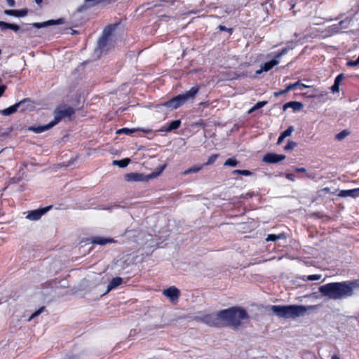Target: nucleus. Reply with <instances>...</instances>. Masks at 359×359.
Returning <instances> with one entry per match:
<instances>
[{"mask_svg": "<svg viewBox=\"0 0 359 359\" xmlns=\"http://www.w3.org/2000/svg\"><path fill=\"white\" fill-rule=\"evenodd\" d=\"M359 287V280L329 283L320 286V294L330 299L341 300L353 295Z\"/></svg>", "mask_w": 359, "mask_h": 359, "instance_id": "f257e3e1", "label": "nucleus"}, {"mask_svg": "<svg viewBox=\"0 0 359 359\" xmlns=\"http://www.w3.org/2000/svg\"><path fill=\"white\" fill-rule=\"evenodd\" d=\"M74 114L75 109L73 107L68 106L67 104H60L53 111L54 119L52 121H50L48 124L43 126H29L28 127L27 130L35 133H41L43 132L48 130L49 129L57 125L62 119H65L66 118L71 119L72 116L74 115Z\"/></svg>", "mask_w": 359, "mask_h": 359, "instance_id": "f03ea898", "label": "nucleus"}, {"mask_svg": "<svg viewBox=\"0 0 359 359\" xmlns=\"http://www.w3.org/2000/svg\"><path fill=\"white\" fill-rule=\"evenodd\" d=\"M222 321L226 322L233 329H238L243 320H248L249 315L241 307L233 306L219 311Z\"/></svg>", "mask_w": 359, "mask_h": 359, "instance_id": "7ed1b4c3", "label": "nucleus"}, {"mask_svg": "<svg viewBox=\"0 0 359 359\" xmlns=\"http://www.w3.org/2000/svg\"><path fill=\"white\" fill-rule=\"evenodd\" d=\"M312 306L304 305H271L269 311L273 312L276 316L283 318H295L304 316L308 309Z\"/></svg>", "mask_w": 359, "mask_h": 359, "instance_id": "20e7f679", "label": "nucleus"}, {"mask_svg": "<svg viewBox=\"0 0 359 359\" xmlns=\"http://www.w3.org/2000/svg\"><path fill=\"white\" fill-rule=\"evenodd\" d=\"M199 86H196L192 87L189 90L186 91L184 93L180 94L170 100L165 102L163 106L172 108L177 109L180 106L183 105L187 102L193 101L195 99L196 95L199 91Z\"/></svg>", "mask_w": 359, "mask_h": 359, "instance_id": "39448f33", "label": "nucleus"}, {"mask_svg": "<svg viewBox=\"0 0 359 359\" xmlns=\"http://www.w3.org/2000/svg\"><path fill=\"white\" fill-rule=\"evenodd\" d=\"M116 28L115 25H109L107 26L102 32L101 37L97 41V46L95 52H99L100 54L106 50V48L109 41L110 37Z\"/></svg>", "mask_w": 359, "mask_h": 359, "instance_id": "423d86ee", "label": "nucleus"}, {"mask_svg": "<svg viewBox=\"0 0 359 359\" xmlns=\"http://www.w3.org/2000/svg\"><path fill=\"white\" fill-rule=\"evenodd\" d=\"M195 319L211 327H220L222 322L219 311L215 313L196 316Z\"/></svg>", "mask_w": 359, "mask_h": 359, "instance_id": "0eeeda50", "label": "nucleus"}, {"mask_svg": "<svg viewBox=\"0 0 359 359\" xmlns=\"http://www.w3.org/2000/svg\"><path fill=\"white\" fill-rule=\"evenodd\" d=\"M162 170L163 168H161L158 171L153 172L147 175L142 173L130 172L125 175V179L128 182H145L156 178L161 173Z\"/></svg>", "mask_w": 359, "mask_h": 359, "instance_id": "6e6552de", "label": "nucleus"}, {"mask_svg": "<svg viewBox=\"0 0 359 359\" xmlns=\"http://www.w3.org/2000/svg\"><path fill=\"white\" fill-rule=\"evenodd\" d=\"M29 102L30 100L29 99H24L6 109L0 110V114L4 116H10L11 114L17 111L18 109H20V111H23L26 109V108L24 107L25 104Z\"/></svg>", "mask_w": 359, "mask_h": 359, "instance_id": "1a4fd4ad", "label": "nucleus"}, {"mask_svg": "<svg viewBox=\"0 0 359 359\" xmlns=\"http://www.w3.org/2000/svg\"><path fill=\"white\" fill-rule=\"evenodd\" d=\"M285 158H286V156L283 154H277L275 153H267L266 154H265L264 156V157L262 158V161L267 163L274 164V163H279L280 161L285 159Z\"/></svg>", "mask_w": 359, "mask_h": 359, "instance_id": "9d476101", "label": "nucleus"}, {"mask_svg": "<svg viewBox=\"0 0 359 359\" xmlns=\"http://www.w3.org/2000/svg\"><path fill=\"white\" fill-rule=\"evenodd\" d=\"M51 208V206H47L38 210L30 211L27 215L26 218L32 221L39 219L43 215L48 212Z\"/></svg>", "mask_w": 359, "mask_h": 359, "instance_id": "9b49d317", "label": "nucleus"}, {"mask_svg": "<svg viewBox=\"0 0 359 359\" xmlns=\"http://www.w3.org/2000/svg\"><path fill=\"white\" fill-rule=\"evenodd\" d=\"M65 22L64 18H59L57 20H49L43 22H34L32 24V26L36 29H41L50 25H62Z\"/></svg>", "mask_w": 359, "mask_h": 359, "instance_id": "f8f14e48", "label": "nucleus"}, {"mask_svg": "<svg viewBox=\"0 0 359 359\" xmlns=\"http://www.w3.org/2000/svg\"><path fill=\"white\" fill-rule=\"evenodd\" d=\"M163 294L170 299V300H176L179 298L180 290L175 286H172L163 291Z\"/></svg>", "mask_w": 359, "mask_h": 359, "instance_id": "ddd939ff", "label": "nucleus"}, {"mask_svg": "<svg viewBox=\"0 0 359 359\" xmlns=\"http://www.w3.org/2000/svg\"><path fill=\"white\" fill-rule=\"evenodd\" d=\"M90 242L93 244H97L100 245H104L107 243H115V240L111 238H104L101 236H95L90 238Z\"/></svg>", "mask_w": 359, "mask_h": 359, "instance_id": "4468645a", "label": "nucleus"}, {"mask_svg": "<svg viewBox=\"0 0 359 359\" xmlns=\"http://www.w3.org/2000/svg\"><path fill=\"white\" fill-rule=\"evenodd\" d=\"M27 9H20V10H5L4 13L8 15L15 16L18 18L24 17L27 14Z\"/></svg>", "mask_w": 359, "mask_h": 359, "instance_id": "2eb2a0df", "label": "nucleus"}, {"mask_svg": "<svg viewBox=\"0 0 359 359\" xmlns=\"http://www.w3.org/2000/svg\"><path fill=\"white\" fill-rule=\"evenodd\" d=\"M137 130H141L142 132H144V133H151V130L150 129H139V128H132V129H130V128H121L119 130H118L116 131V133L117 134H126V135H131L133 134V133L137 131Z\"/></svg>", "mask_w": 359, "mask_h": 359, "instance_id": "dca6fc26", "label": "nucleus"}, {"mask_svg": "<svg viewBox=\"0 0 359 359\" xmlns=\"http://www.w3.org/2000/svg\"><path fill=\"white\" fill-rule=\"evenodd\" d=\"M304 105L302 102L297 101H291L283 105V110L287 108H292L294 111H299L303 108Z\"/></svg>", "mask_w": 359, "mask_h": 359, "instance_id": "f3484780", "label": "nucleus"}, {"mask_svg": "<svg viewBox=\"0 0 359 359\" xmlns=\"http://www.w3.org/2000/svg\"><path fill=\"white\" fill-rule=\"evenodd\" d=\"M340 196L343 197H353L356 198L359 196V188L357 189H348V190H342L340 192L339 194Z\"/></svg>", "mask_w": 359, "mask_h": 359, "instance_id": "a211bd4d", "label": "nucleus"}, {"mask_svg": "<svg viewBox=\"0 0 359 359\" xmlns=\"http://www.w3.org/2000/svg\"><path fill=\"white\" fill-rule=\"evenodd\" d=\"M123 283V279L120 277H116L112 278V280L109 282V283L107 285V292H109L115 288H116L118 286L121 285Z\"/></svg>", "mask_w": 359, "mask_h": 359, "instance_id": "6ab92c4d", "label": "nucleus"}, {"mask_svg": "<svg viewBox=\"0 0 359 359\" xmlns=\"http://www.w3.org/2000/svg\"><path fill=\"white\" fill-rule=\"evenodd\" d=\"M294 127L290 126H289L283 133H282L280 134V135L279 136L278 139V141H277V144H280L284 139L288 136H290L292 133L294 131Z\"/></svg>", "mask_w": 359, "mask_h": 359, "instance_id": "aec40b11", "label": "nucleus"}, {"mask_svg": "<svg viewBox=\"0 0 359 359\" xmlns=\"http://www.w3.org/2000/svg\"><path fill=\"white\" fill-rule=\"evenodd\" d=\"M279 62H280V61L274 57L271 61L266 62L262 65V70H264V72H268L271 69H272L274 66L278 65Z\"/></svg>", "mask_w": 359, "mask_h": 359, "instance_id": "412c9836", "label": "nucleus"}, {"mask_svg": "<svg viewBox=\"0 0 359 359\" xmlns=\"http://www.w3.org/2000/svg\"><path fill=\"white\" fill-rule=\"evenodd\" d=\"M286 235L284 233L280 234H269L266 238V241H273L275 242L280 239H285Z\"/></svg>", "mask_w": 359, "mask_h": 359, "instance_id": "4be33fe9", "label": "nucleus"}, {"mask_svg": "<svg viewBox=\"0 0 359 359\" xmlns=\"http://www.w3.org/2000/svg\"><path fill=\"white\" fill-rule=\"evenodd\" d=\"M181 125V121L180 120H175L171 121L168 128L165 130V132H170L173 130H176L180 128Z\"/></svg>", "mask_w": 359, "mask_h": 359, "instance_id": "5701e85b", "label": "nucleus"}, {"mask_svg": "<svg viewBox=\"0 0 359 359\" xmlns=\"http://www.w3.org/2000/svg\"><path fill=\"white\" fill-rule=\"evenodd\" d=\"M102 0H85L84 4L79 8V10H82L83 8H87L90 7H93L95 5H97Z\"/></svg>", "mask_w": 359, "mask_h": 359, "instance_id": "b1692460", "label": "nucleus"}, {"mask_svg": "<svg viewBox=\"0 0 359 359\" xmlns=\"http://www.w3.org/2000/svg\"><path fill=\"white\" fill-rule=\"evenodd\" d=\"M130 162V159L128 158H126L121 160H114L113 161V164L119 166L120 168H126L129 163Z\"/></svg>", "mask_w": 359, "mask_h": 359, "instance_id": "393cba45", "label": "nucleus"}, {"mask_svg": "<svg viewBox=\"0 0 359 359\" xmlns=\"http://www.w3.org/2000/svg\"><path fill=\"white\" fill-rule=\"evenodd\" d=\"M298 86H302V88H308V87H309L308 86H306V85H305V84H304V83H302L300 82V81H297V82H295V83H290V84H289V85L286 87V90H287V91L292 90H293V89L296 88H297V87H298Z\"/></svg>", "mask_w": 359, "mask_h": 359, "instance_id": "a878e982", "label": "nucleus"}, {"mask_svg": "<svg viewBox=\"0 0 359 359\" xmlns=\"http://www.w3.org/2000/svg\"><path fill=\"white\" fill-rule=\"evenodd\" d=\"M350 134V132L348 130H343L340 133L336 135L335 139L338 141L343 140L345 137H346Z\"/></svg>", "mask_w": 359, "mask_h": 359, "instance_id": "bb28decb", "label": "nucleus"}, {"mask_svg": "<svg viewBox=\"0 0 359 359\" xmlns=\"http://www.w3.org/2000/svg\"><path fill=\"white\" fill-rule=\"evenodd\" d=\"M238 161L233 158H228L224 163V166L236 167L238 164Z\"/></svg>", "mask_w": 359, "mask_h": 359, "instance_id": "cd10ccee", "label": "nucleus"}, {"mask_svg": "<svg viewBox=\"0 0 359 359\" xmlns=\"http://www.w3.org/2000/svg\"><path fill=\"white\" fill-rule=\"evenodd\" d=\"M294 48V46H292V44L291 45V46H287L286 48H284L281 50L280 52L278 53L274 57L276 59H278L280 58L281 56H283V55L286 54L289 50H292Z\"/></svg>", "mask_w": 359, "mask_h": 359, "instance_id": "c85d7f7f", "label": "nucleus"}, {"mask_svg": "<svg viewBox=\"0 0 359 359\" xmlns=\"http://www.w3.org/2000/svg\"><path fill=\"white\" fill-rule=\"evenodd\" d=\"M203 166V165L194 166L192 168H190L186 170L185 171H184L183 175H187L192 173V172H198L202 169Z\"/></svg>", "mask_w": 359, "mask_h": 359, "instance_id": "c756f323", "label": "nucleus"}, {"mask_svg": "<svg viewBox=\"0 0 359 359\" xmlns=\"http://www.w3.org/2000/svg\"><path fill=\"white\" fill-rule=\"evenodd\" d=\"M267 104V102L266 101H261V102H257L250 110H249V113L255 111V110H257V109H259L262 107H263L264 106H265L266 104Z\"/></svg>", "mask_w": 359, "mask_h": 359, "instance_id": "7c9ffc66", "label": "nucleus"}, {"mask_svg": "<svg viewBox=\"0 0 359 359\" xmlns=\"http://www.w3.org/2000/svg\"><path fill=\"white\" fill-rule=\"evenodd\" d=\"M218 156H219L218 154H212L211 156H209L207 162H205L203 165L207 166V165L214 163L216 161V160L217 159Z\"/></svg>", "mask_w": 359, "mask_h": 359, "instance_id": "2f4dec72", "label": "nucleus"}, {"mask_svg": "<svg viewBox=\"0 0 359 359\" xmlns=\"http://www.w3.org/2000/svg\"><path fill=\"white\" fill-rule=\"evenodd\" d=\"M45 309V306H41V308H39L30 316V317L29 318V320H31L34 318L39 316Z\"/></svg>", "mask_w": 359, "mask_h": 359, "instance_id": "473e14b6", "label": "nucleus"}, {"mask_svg": "<svg viewBox=\"0 0 359 359\" xmlns=\"http://www.w3.org/2000/svg\"><path fill=\"white\" fill-rule=\"evenodd\" d=\"M297 144L295 142L293 141H288L287 144L285 146L284 149L285 150H292L294 147H296Z\"/></svg>", "mask_w": 359, "mask_h": 359, "instance_id": "72a5a7b5", "label": "nucleus"}, {"mask_svg": "<svg viewBox=\"0 0 359 359\" xmlns=\"http://www.w3.org/2000/svg\"><path fill=\"white\" fill-rule=\"evenodd\" d=\"M10 25H11V23L4 22V21H0V29L1 31H4L6 29H10Z\"/></svg>", "mask_w": 359, "mask_h": 359, "instance_id": "f704fd0d", "label": "nucleus"}, {"mask_svg": "<svg viewBox=\"0 0 359 359\" xmlns=\"http://www.w3.org/2000/svg\"><path fill=\"white\" fill-rule=\"evenodd\" d=\"M320 278H321V275L313 274V275L308 276L306 279L308 280L313 281V280H318L320 279Z\"/></svg>", "mask_w": 359, "mask_h": 359, "instance_id": "c9c22d12", "label": "nucleus"}, {"mask_svg": "<svg viewBox=\"0 0 359 359\" xmlns=\"http://www.w3.org/2000/svg\"><path fill=\"white\" fill-rule=\"evenodd\" d=\"M347 66L348 67H355L359 65V58L358 57L355 60H350L347 62Z\"/></svg>", "mask_w": 359, "mask_h": 359, "instance_id": "e433bc0d", "label": "nucleus"}, {"mask_svg": "<svg viewBox=\"0 0 359 359\" xmlns=\"http://www.w3.org/2000/svg\"><path fill=\"white\" fill-rule=\"evenodd\" d=\"M344 79V74H339V75L337 76V77L335 78L334 79V82L338 83V85L340 86V83L341 82V81L343 80Z\"/></svg>", "mask_w": 359, "mask_h": 359, "instance_id": "4c0bfd02", "label": "nucleus"}, {"mask_svg": "<svg viewBox=\"0 0 359 359\" xmlns=\"http://www.w3.org/2000/svg\"><path fill=\"white\" fill-rule=\"evenodd\" d=\"M331 90L333 93H338L339 91V85H338V83L334 82V84L331 87Z\"/></svg>", "mask_w": 359, "mask_h": 359, "instance_id": "58836bf2", "label": "nucleus"}, {"mask_svg": "<svg viewBox=\"0 0 359 359\" xmlns=\"http://www.w3.org/2000/svg\"><path fill=\"white\" fill-rule=\"evenodd\" d=\"M288 91L286 90V88H285L284 90H281L278 91V92H274L273 93V96L277 97H279V96H281V95L285 94Z\"/></svg>", "mask_w": 359, "mask_h": 359, "instance_id": "ea45409f", "label": "nucleus"}, {"mask_svg": "<svg viewBox=\"0 0 359 359\" xmlns=\"http://www.w3.org/2000/svg\"><path fill=\"white\" fill-rule=\"evenodd\" d=\"M20 26L16 25V24H12L11 23L10 25V29H11L13 31H14L15 32H18L19 30H20Z\"/></svg>", "mask_w": 359, "mask_h": 359, "instance_id": "a19ab883", "label": "nucleus"}, {"mask_svg": "<svg viewBox=\"0 0 359 359\" xmlns=\"http://www.w3.org/2000/svg\"><path fill=\"white\" fill-rule=\"evenodd\" d=\"M218 29L220 31L229 32L230 34H231V32H232V29L231 28H227V27H226L224 25H219L218 26Z\"/></svg>", "mask_w": 359, "mask_h": 359, "instance_id": "79ce46f5", "label": "nucleus"}, {"mask_svg": "<svg viewBox=\"0 0 359 359\" xmlns=\"http://www.w3.org/2000/svg\"><path fill=\"white\" fill-rule=\"evenodd\" d=\"M285 177L292 182H294L295 180V175L292 173H286Z\"/></svg>", "mask_w": 359, "mask_h": 359, "instance_id": "37998d69", "label": "nucleus"}, {"mask_svg": "<svg viewBox=\"0 0 359 359\" xmlns=\"http://www.w3.org/2000/svg\"><path fill=\"white\" fill-rule=\"evenodd\" d=\"M252 172L250 170H241V175H245V176H250L252 175Z\"/></svg>", "mask_w": 359, "mask_h": 359, "instance_id": "c03bdc74", "label": "nucleus"}, {"mask_svg": "<svg viewBox=\"0 0 359 359\" xmlns=\"http://www.w3.org/2000/svg\"><path fill=\"white\" fill-rule=\"evenodd\" d=\"M6 89V86L5 85H0V97H1L3 95Z\"/></svg>", "mask_w": 359, "mask_h": 359, "instance_id": "a18cd8bd", "label": "nucleus"}, {"mask_svg": "<svg viewBox=\"0 0 359 359\" xmlns=\"http://www.w3.org/2000/svg\"><path fill=\"white\" fill-rule=\"evenodd\" d=\"M294 170L297 172H306V170L304 168H294Z\"/></svg>", "mask_w": 359, "mask_h": 359, "instance_id": "49530a36", "label": "nucleus"}, {"mask_svg": "<svg viewBox=\"0 0 359 359\" xmlns=\"http://www.w3.org/2000/svg\"><path fill=\"white\" fill-rule=\"evenodd\" d=\"M6 2L8 4V5L11 7H13L15 6V0H6Z\"/></svg>", "mask_w": 359, "mask_h": 359, "instance_id": "de8ad7c7", "label": "nucleus"}, {"mask_svg": "<svg viewBox=\"0 0 359 359\" xmlns=\"http://www.w3.org/2000/svg\"><path fill=\"white\" fill-rule=\"evenodd\" d=\"M116 0H102V1L104 4H109L114 2Z\"/></svg>", "mask_w": 359, "mask_h": 359, "instance_id": "09e8293b", "label": "nucleus"}, {"mask_svg": "<svg viewBox=\"0 0 359 359\" xmlns=\"http://www.w3.org/2000/svg\"><path fill=\"white\" fill-rule=\"evenodd\" d=\"M241 170H235L232 172L233 174H238L241 175Z\"/></svg>", "mask_w": 359, "mask_h": 359, "instance_id": "8fccbe9b", "label": "nucleus"}, {"mask_svg": "<svg viewBox=\"0 0 359 359\" xmlns=\"http://www.w3.org/2000/svg\"><path fill=\"white\" fill-rule=\"evenodd\" d=\"M307 177L310 178V179H313L315 177L314 175L313 174H307Z\"/></svg>", "mask_w": 359, "mask_h": 359, "instance_id": "3c124183", "label": "nucleus"}, {"mask_svg": "<svg viewBox=\"0 0 359 359\" xmlns=\"http://www.w3.org/2000/svg\"><path fill=\"white\" fill-rule=\"evenodd\" d=\"M262 72H264V70H262V67L261 66V69L259 70H257L256 71V74H261Z\"/></svg>", "mask_w": 359, "mask_h": 359, "instance_id": "603ef678", "label": "nucleus"}, {"mask_svg": "<svg viewBox=\"0 0 359 359\" xmlns=\"http://www.w3.org/2000/svg\"><path fill=\"white\" fill-rule=\"evenodd\" d=\"M332 359H340V358L337 355H334L332 356Z\"/></svg>", "mask_w": 359, "mask_h": 359, "instance_id": "864d4df0", "label": "nucleus"}, {"mask_svg": "<svg viewBox=\"0 0 359 359\" xmlns=\"http://www.w3.org/2000/svg\"><path fill=\"white\" fill-rule=\"evenodd\" d=\"M35 2L38 4V5H40L41 3H42V0H34Z\"/></svg>", "mask_w": 359, "mask_h": 359, "instance_id": "5fc2aeb1", "label": "nucleus"}, {"mask_svg": "<svg viewBox=\"0 0 359 359\" xmlns=\"http://www.w3.org/2000/svg\"><path fill=\"white\" fill-rule=\"evenodd\" d=\"M75 33H76V31L73 30V31H72V34H75Z\"/></svg>", "mask_w": 359, "mask_h": 359, "instance_id": "6e6d98bb", "label": "nucleus"}, {"mask_svg": "<svg viewBox=\"0 0 359 359\" xmlns=\"http://www.w3.org/2000/svg\"><path fill=\"white\" fill-rule=\"evenodd\" d=\"M1 53H2V52H1V50L0 49V55L1 54Z\"/></svg>", "mask_w": 359, "mask_h": 359, "instance_id": "4d7b16f0", "label": "nucleus"}]
</instances>
